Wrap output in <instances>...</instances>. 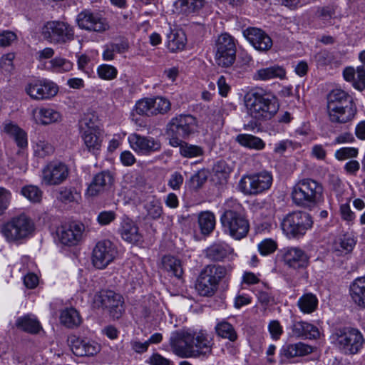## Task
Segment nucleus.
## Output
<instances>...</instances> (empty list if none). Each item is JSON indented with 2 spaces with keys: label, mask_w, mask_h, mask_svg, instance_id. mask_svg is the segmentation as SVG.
Returning a JSON list of instances; mask_svg holds the SVG:
<instances>
[{
  "label": "nucleus",
  "mask_w": 365,
  "mask_h": 365,
  "mask_svg": "<svg viewBox=\"0 0 365 365\" xmlns=\"http://www.w3.org/2000/svg\"><path fill=\"white\" fill-rule=\"evenodd\" d=\"M248 115L257 121L270 120L279 110L277 98L264 90L257 88L245 96Z\"/></svg>",
  "instance_id": "f257e3e1"
},
{
  "label": "nucleus",
  "mask_w": 365,
  "mask_h": 365,
  "mask_svg": "<svg viewBox=\"0 0 365 365\" xmlns=\"http://www.w3.org/2000/svg\"><path fill=\"white\" fill-rule=\"evenodd\" d=\"M356 110L353 98L343 90H332L328 94L327 112L331 123L349 122L354 118Z\"/></svg>",
  "instance_id": "f03ea898"
},
{
  "label": "nucleus",
  "mask_w": 365,
  "mask_h": 365,
  "mask_svg": "<svg viewBox=\"0 0 365 365\" xmlns=\"http://www.w3.org/2000/svg\"><path fill=\"white\" fill-rule=\"evenodd\" d=\"M292 198L296 205L312 210L323 202V187L311 178L300 180L292 188Z\"/></svg>",
  "instance_id": "7ed1b4c3"
},
{
  "label": "nucleus",
  "mask_w": 365,
  "mask_h": 365,
  "mask_svg": "<svg viewBox=\"0 0 365 365\" xmlns=\"http://www.w3.org/2000/svg\"><path fill=\"white\" fill-rule=\"evenodd\" d=\"M331 339L339 351L346 355L359 353L365 343L362 333L358 329L351 327L335 328Z\"/></svg>",
  "instance_id": "20e7f679"
},
{
  "label": "nucleus",
  "mask_w": 365,
  "mask_h": 365,
  "mask_svg": "<svg viewBox=\"0 0 365 365\" xmlns=\"http://www.w3.org/2000/svg\"><path fill=\"white\" fill-rule=\"evenodd\" d=\"M227 273L225 267L208 264L200 272L195 282V289L202 297H212L218 289L219 284Z\"/></svg>",
  "instance_id": "39448f33"
},
{
  "label": "nucleus",
  "mask_w": 365,
  "mask_h": 365,
  "mask_svg": "<svg viewBox=\"0 0 365 365\" xmlns=\"http://www.w3.org/2000/svg\"><path fill=\"white\" fill-rule=\"evenodd\" d=\"M34 231L33 221L24 214L12 217L1 228L2 235L9 242L24 240L31 235Z\"/></svg>",
  "instance_id": "423d86ee"
},
{
  "label": "nucleus",
  "mask_w": 365,
  "mask_h": 365,
  "mask_svg": "<svg viewBox=\"0 0 365 365\" xmlns=\"http://www.w3.org/2000/svg\"><path fill=\"white\" fill-rule=\"evenodd\" d=\"M283 232L289 238H299L312 228V216L305 212L295 211L287 214L281 222Z\"/></svg>",
  "instance_id": "0eeeda50"
},
{
  "label": "nucleus",
  "mask_w": 365,
  "mask_h": 365,
  "mask_svg": "<svg viewBox=\"0 0 365 365\" xmlns=\"http://www.w3.org/2000/svg\"><path fill=\"white\" fill-rule=\"evenodd\" d=\"M220 220L225 232L232 238L240 240L247 235L250 224L241 212L227 210L222 215Z\"/></svg>",
  "instance_id": "6e6552de"
},
{
  "label": "nucleus",
  "mask_w": 365,
  "mask_h": 365,
  "mask_svg": "<svg viewBox=\"0 0 365 365\" xmlns=\"http://www.w3.org/2000/svg\"><path fill=\"white\" fill-rule=\"evenodd\" d=\"M41 35L44 39L53 44H65L74 39L73 27L63 21H50L42 27Z\"/></svg>",
  "instance_id": "1a4fd4ad"
},
{
  "label": "nucleus",
  "mask_w": 365,
  "mask_h": 365,
  "mask_svg": "<svg viewBox=\"0 0 365 365\" xmlns=\"http://www.w3.org/2000/svg\"><path fill=\"white\" fill-rule=\"evenodd\" d=\"M272 175L267 171L243 176L239 182V190L247 195H256L269 189Z\"/></svg>",
  "instance_id": "9d476101"
},
{
  "label": "nucleus",
  "mask_w": 365,
  "mask_h": 365,
  "mask_svg": "<svg viewBox=\"0 0 365 365\" xmlns=\"http://www.w3.org/2000/svg\"><path fill=\"white\" fill-rule=\"evenodd\" d=\"M236 59V45L232 36L225 33L220 35L215 42V61L222 68H229Z\"/></svg>",
  "instance_id": "9b49d317"
},
{
  "label": "nucleus",
  "mask_w": 365,
  "mask_h": 365,
  "mask_svg": "<svg viewBox=\"0 0 365 365\" xmlns=\"http://www.w3.org/2000/svg\"><path fill=\"white\" fill-rule=\"evenodd\" d=\"M197 129V119L192 115H179L173 118L167 125L170 138H187Z\"/></svg>",
  "instance_id": "f8f14e48"
},
{
  "label": "nucleus",
  "mask_w": 365,
  "mask_h": 365,
  "mask_svg": "<svg viewBox=\"0 0 365 365\" xmlns=\"http://www.w3.org/2000/svg\"><path fill=\"white\" fill-rule=\"evenodd\" d=\"M25 91L34 100H48L56 96L58 86L46 78H37L26 86Z\"/></svg>",
  "instance_id": "ddd939ff"
},
{
  "label": "nucleus",
  "mask_w": 365,
  "mask_h": 365,
  "mask_svg": "<svg viewBox=\"0 0 365 365\" xmlns=\"http://www.w3.org/2000/svg\"><path fill=\"white\" fill-rule=\"evenodd\" d=\"M115 245L108 240L98 242L92 252V263L98 269H104L117 257Z\"/></svg>",
  "instance_id": "4468645a"
},
{
  "label": "nucleus",
  "mask_w": 365,
  "mask_h": 365,
  "mask_svg": "<svg viewBox=\"0 0 365 365\" xmlns=\"http://www.w3.org/2000/svg\"><path fill=\"white\" fill-rule=\"evenodd\" d=\"M95 303L107 309L113 319H120L124 312L122 296L110 290L103 291L96 296Z\"/></svg>",
  "instance_id": "2eb2a0df"
},
{
  "label": "nucleus",
  "mask_w": 365,
  "mask_h": 365,
  "mask_svg": "<svg viewBox=\"0 0 365 365\" xmlns=\"http://www.w3.org/2000/svg\"><path fill=\"white\" fill-rule=\"evenodd\" d=\"M192 331L188 330L175 331L170 338V344L173 353L182 358L192 357Z\"/></svg>",
  "instance_id": "dca6fc26"
},
{
  "label": "nucleus",
  "mask_w": 365,
  "mask_h": 365,
  "mask_svg": "<svg viewBox=\"0 0 365 365\" xmlns=\"http://www.w3.org/2000/svg\"><path fill=\"white\" fill-rule=\"evenodd\" d=\"M78 27L89 31L102 33L108 29L109 25L101 14L90 10H83L76 17Z\"/></svg>",
  "instance_id": "f3484780"
},
{
  "label": "nucleus",
  "mask_w": 365,
  "mask_h": 365,
  "mask_svg": "<svg viewBox=\"0 0 365 365\" xmlns=\"http://www.w3.org/2000/svg\"><path fill=\"white\" fill-rule=\"evenodd\" d=\"M68 168L61 162L52 161L42 169L41 180L46 185H58L66 180Z\"/></svg>",
  "instance_id": "a211bd4d"
},
{
  "label": "nucleus",
  "mask_w": 365,
  "mask_h": 365,
  "mask_svg": "<svg viewBox=\"0 0 365 365\" xmlns=\"http://www.w3.org/2000/svg\"><path fill=\"white\" fill-rule=\"evenodd\" d=\"M128 140L131 148L138 154L150 155L159 151L161 148V144L158 140L135 133L130 134Z\"/></svg>",
  "instance_id": "6ab92c4d"
},
{
  "label": "nucleus",
  "mask_w": 365,
  "mask_h": 365,
  "mask_svg": "<svg viewBox=\"0 0 365 365\" xmlns=\"http://www.w3.org/2000/svg\"><path fill=\"white\" fill-rule=\"evenodd\" d=\"M85 226L80 222H72L58 228L56 235L59 242L67 246L77 245L81 240Z\"/></svg>",
  "instance_id": "aec40b11"
},
{
  "label": "nucleus",
  "mask_w": 365,
  "mask_h": 365,
  "mask_svg": "<svg viewBox=\"0 0 365 365\" xmlns=\"http://www.w3.org/2000/svg\"><path fill=\"white\" fill-rule=\"evenodd\" d=\"M282 257L286 266L295 270L306 269L309 262L307 254L297 247L284 248L282 250Z\"/></svg>",
  "instance_id": "412c9836"
},
{
  "label": "nucleus",
  "mask_w": 365,
  "mask_h": 365,
  "mask_svg": "<svg viewBox=\"0 0 365 365\" xmlns=\"http://www.w3.org/2000/svg\"><path fill=\"white\" fill-rule=\"evenodd\" d=\"M68 344L73 353L78 356H93L101 351V346L97 342L75 335L68 337Z\"/></svg>",
  "instance_id": "4be33fe9"
},
{
  "label": "nucleus",
  "mask_w": 365,
  "mask_h": 365,
  "mask_svg": "<svg viewBox=\"0 0 365 365\" xmlns=\"http://www.w3.org/2000/svg\"><path fill=\"white\" fill-rule=\"evenodd\" d=\"M193 337L192 342V358L200 356L207 357L212 354L213 339L205 331H192Z\"/></svg>",
  "instance_id": "5701e85b"
},
{
  "label": "nucleus",
  "mask_w": 365,
  "mask_h": 365,
  "mask_svg": "<svg viewBox=\"0 0 365 365\" xmlns=\"http://www.w3.org/2000/svg\"><path fill=\"white\" fill-rule=\"evenodd\" d=\"M114 181L111 173L103 170L95 175L87 189V195L91 197L98 195L109 189Z\"/></svg>",
  "instance_id": "b1692460"
},
{
  "label": "nucleus",
  "mask_w": 365,
  "mask_h": 365,
  "mask_svg": "<svg viewBox=\"0 0 365 365\" xmlns=\"http://www.w3.org/2000/svg\"><path fill=\"white\" fill-rule=\"evenodd\" d=\"M244 36L259 51H267L272 46V40L262 30L257 28H248L243 31Z\"/></svg>",
  "instance_id": "393cba45"
},
{
  "label": "nucleus",
  "mask_w": 365,
  "mask_h": 365,
  "mask_svg": "<svg viewBox=\"0 0 365 365\" xmlns=\"http://www.w3.org/2000/svg\"><path fill=\"white\" fill-rule=\"evenodd\" d=\"M292 335L297 338L317 339L319 336L318 328L306 322H293L290 327Z\"/></svg>",
  "instance_id": "a878e982"
},
{
  "label": "nucleus",
  "mask_w": 365,
  "mask_h": 365,
  "mask_svg": "<svg viewBox=\"0 0 365 365\" xmlns=\"http://www.w3.org/2000/svg\"><path fill=\"white\" fill-rule=\"evenodd\" d=\"M121 237L126 242L136 245L143 241V235L138 225L129 219L124 220L119 229Z\"/></svg>",
  "instance_id": "bb28decb"
},
{
  "label": "nucleus",
  "mask_w": 365,
  "mask_h": 365,
  "mask_svg": "<svg viewBox=\"0 0 365 365\" xmlns=\"http://www.w3.org/2000/svg\"><path fill=\"white\" fill-rule=\"evenodd\" d=\"M313 348L302 342L284 345L279 352L282 361L297 356H303L312 353Z\"/></svg>",
  "instance_id": "cd10ccee"
},
{
  "label": "nucleus",
  "mask_w": 365,
  "mask_h": 365,
  "mask_svg": "<svg viewBox=\"0 0 365 365\" xmlns=\"http://www.w3.org/2000/svg\"><path fill=\"white\" fill-rule=\"evenodd\" d=\"M169 142L171 146L179 147L180 153L183 158H192L204 155V149L201 146L188 143L182 139L170 138Z\"/></svg>",
  "instance_id": "c85d7f7f"
},
{
  "label": "nucleus",
  "mask_w": 365,
  "mask_h": 365,
  "mask_svg": "<svg viewBox=\"0 0 365 365\" xmlns=\"http://www.w3.org/2000/svg\"><path fill=\"white\" fill-rule=\"evenodd\" d=\"M349 293L354 303L365 309V277H358L351 282Z\"/></svg>",
  "instance_id": "c756f323"
},
{
  "label": "nucleus",
  "mask_w": 365,
  "mask_h": 365,
  "mask_svg": "<svg viewBox=\"0 0 365 365\" xmlns=\"http://www.w3.org/2000/svg\"><path fill=\"white\" fill-rule=\"evenodd\" d=\"M233 252L225 242L213 243L205 250V257L211 261H222Z\"/></svg>",
  "instance_id": "7c9ffc66"
},
{
  "label": "nucleus",
  "mask_w": 365,
  "mask_h": 365,
  "mask_svg": "<svg viewBox=\"0 0 365 365\" xmlns=\"http://www.w3.org/2000/svg\"><path fill=\"white\" fill-rule=\"evenodd\" d=\"M15 325L19 329L31 334H36L42 329L39 321L31 314L17 318Z\"/></svg>",
  "instance_id": "2f4dec72"
},
{
  "label": "nucleus",
  "mask_w": 365,
  "mask_h": 365,
  "mask_svg": "<svg viewBox=\"0 0 365 365\" xmlns=\"http://www.w3.org/2000/svg\"><path fill=\"white\" fill-rule=\"evenodd\" d=\"M33 113L34 118L43 125L56 123L61 120L60 113L53 108H41L38 110H34Z\"/></svg>",
  "instance_id": "473e14b6"
},
{
  "label": "nucleus",
  "mask_w": 365,
  "mask_h": 365,
  "mask_svg": "<svg viewBox=\"0 0 365 365\" xmlns=\"http://www.w3.org/2000/svg\"><path fill=\"white\" fill-rule=\"evenodd\" d=\"M81 134L88 150L93 154H96L100 150L102 144L101 130L96 132H82Z\"/></svg>",
  "instance_id": "72a5a7b5"
},
{
  "label": "nucleus",
  "mask_w": 365,
  "mask_h": 365,
  "mask_svg": "<svg viewBox=\"0 0 365 365\" xmlns=\"http://www.w3.org/2000/svg\"><path fill=\"white\" fill-rule=\"evenodd\" d=\"M4 130L15 140L17 145L20 148H25L28 145L26 133L17 125L12 123H6Z\"/></svg>",
  "instance_id": "f704fd0d"
},
{
  "label": "nucleus",
  "mask_w": 365,
  "mask_h": 365,
  "mask_svg": "<svg viewBox=\"0 0 365 365\" xmlns=\"http://www.w3.org/2000/svg\"><path fill=\"white\" fill-rule=\"evenodd\" d=\"M285 73V71L282 67L274 66L257 70L254 75V79L268 81L275 78H282L284 77Z\"/></svg>",
  "instance_id": "c9c22d12"
},
{
  "label": "nucleus",
  "mask_w": 365,
  "mask_h": 365,
  "mask_svg": "<svg viewBox=\"0 0 365 365\" xmlns=\"http://www.w3.org/2000/svg\"><path fill=\"white\" fill-rule=\"evenodd\" d=\"M162 264L163 269L177 278H180L183 274L182 264L180 259L175 257L168 255L163 257Z\"/></svg>",
  "instance_id": "e433bc0d"
},
{
  "label": "nucleus",
  "mask_w": 365,
  "mask_h": 365,
  "mask_svg": "<svg viewBox=\"0 0 365 365\" xmlns=\"http://www.w3.org/2000/svg\"><path fill=\"white\" fill-rule=\"evenodd\" d=\"M61 324L68 328H75L81 323V317L78 312L74 308L63 310L60 316Z\"/></svg>",
  "instance_id": "4c0bfd02"
},
{
  "label": "nucleus",
  "mask_w": 365,
  "mask_h": 365,
  "mask_svg": "<svg viewBox=\"0 0 365 365\" xmlns=\"http://www.w3.org/2000/svg\"><path fill=\"white\" fill-rule=\"evenodd\" d=\"M167 37V46L171 52H176L185 48L187 39L182 31H171Z\"/></svg>",
  "instance_id": "58836bf2"
},
{
  "label": "nucleus",
  "mask_w": 365,
  "mask_h": 365,
  "mask_svg": "<svg viewBox=\"0 0 365 365\" xmlns=\"http://www.w3.org/2000/svg\"><path fill=\"white\" fill-rule=\"evenodd\" d=\"M34 153L36 157L44 158L51 155L54 152L53 146L43 137H38L34 142Z\"/></svg>",
  "instance_id": "ea45409f"
},
{
  "label": "nucleus",
  "mask_w": 365,
  "mask_h": 365,
  "mask_svg": "<svg viewBox=\"0 0 365 365\" xmlns=\"http://www.w3.org/2000/svg\"><path fill=\"white\" fill-rule=\"evenodd\" d=\"M297 305L301 312L304 314H310L317 309L318 299L317 297L312 293L304 294L299 299Z\"/></svg>",
  "instance_id": "a19ab883"
},
{
  "label": "nucleus",
  "mask_w": 365,
  "mask_h": 365,
  "mask_svg": "<svg viewBox=\"0 0 365 365\" xmlns=\"http://www.w3.org/2000/svg\"><path fill=\"white\" fill-rule=\"evenodd\" d=\"M97 117L92 113L84 114L79 120L80 133L96 132L100 130Z\"/></svg>",
  "instance_id": "79ce46f5"
},
{
  "label": "nucleus",
  "mask_w": 365,
  "mask_h": 365,
  "mask_svg": "<svg viewBox=\"0 0 365 365\" xmlns=\"http://www.w3.org/2000/svg\"><path fill=\"white\" fill-rule=\"evenodd\" d=\"M215 331L221 338L230 341H235L237 339V334L233 326L226 321H222L215 326Z\"/></svg>",
  "instance_id": "37998d69"
},
{
  "label": "nucleus",
  "mask_w": 365,
  "mask_h": 365,
  "mask_svg": "<svg viewBox=\"0 0 365 365\" xmlns=\"http://www.w3.org/2000/svg\"><path fill=\"white\" fill-rule=\"evenodd\" d=\"M198 223L202 234L209 235L215 226V215L210 212H201L198 217Z\"/></svg>",
  "instance_id": "c03bdc74"
},
{
  "label": "nucleus",
  "mask_w": 365,
  "mask_h": 365,
  "mask_svg": "<svg viewBox=\"0 0 365 365\" xmlns=\"http://www.w3.org/2000/svg\"><path fill=\"white\" fill-rule=\"evenodd\" d=\"M236 140L240 145L252 149L262 150L265 145L261 138L249 134H240L237 136Z\"/></svg>",
  "instance_id": "a18cd8bd"
},
{
  "label": "nucleus",
  "mask_w": 365,
  "mask_h": 365,
  "mask_svg": "<svg viewBox=\"0 0 365 365\" xmlns=\"http://www.w3.org/2000/svg\"><path fill=\"white\" fill-rule=\"evenodd\" d=\"M73 68V63L70 61L61 58L56 57L48 61V66L47 68L55 72H68Z\"/></svg>",
  "instance_id": "49530a36"
},
{
  "label": "nucleus",
  "mask_w": 365,
  "mask_h": 365,
  "mask_svg": "<svg viewBox=\"0 0 365 365\" xmlns=\"http://www.w3.org/2000/svg\"><path fill=\"white\" fill-rule=\"evenodd\" d=\"M144 208L147 212V215L153 220L160 217L163 214V207L160 200L152 197L144 205Z\"/></svg>",
  "instance_id": "de8ad7c7"
},
{
  "label": "nucleus",
  "mask_w": 365,
  "mask_h": 365,
  "mask_svg": "<svg viewBox=\"0 0 365 365\" xmlns=\"http://www.w3.org/2000/svg\"><path fill=\"white\" fill-rule=\"evenodd\" d=\"M152 109L153 115L158 114H164L170 110V101L163 97L158 96L155 98H151Z\"/></svg>",
  "instance_id": "09e8293b"
},
{
  "label": "nucleus",
  "mask_w": 365,
  "mask_h": 365,
  "mask_svg": "<svg viewBox=\"0 0 365 365\" xmlns=\"http://www.w3.org/2000/svg\"><path fill=\"white\" fill-rule=\"evenodd\" d=\"M21 193L33 202H39L42 197V191L36 186L26 185L22 187Z\"/></svg>",
  "instance_id": "8fccbe9b"
},
{
  "label": "nucleus",
  "mask_w": 365,
  "mask_h": 365,
  "mask_svg": "<svg viewBox=\"0 0 365 365\" xmlns=\"http://www.w3.org/2000/svg\"><path fill=\"white\" fill-rule=\"evenodd\" d=\"M57 199L63 203H70L78 200L79 194L72 188L61 187L58 192Z\"/></svg>",
  "instance_id": "3c124183"
},
{
  "label": "nucleus",
  "mask_w": 365,
  "mask_h": 365,
  "mask_svg": "<svg viewBox=\"0 0 365 365\" xmlns=\"http://www.w3.org/2000/svg\"><path fill=\"white\" fill-rule=\"evenodd\" d=\"M230 172V168L223 160L218 161L213 167L214 175L218 178L220 182L227 180Z\"/></svg>",
  "instance_id": "603ef678"
},
{
  "label": "nucleus",
  "mask_w": 365,
  "mask_h": 365,
  "mask_svg": "<svg viewBox=\"0 0 365 365\" xmlns=\"http://www.w3.org/2000/svg\"><path fill=\"white\" fill-rule=\"evenodd\" d=\"M182 9L186 13H192L200 10L205 0H179Z\"/></svg>",
  "instance_id": "864d4df0"
},
{
  "label": "nucleus",
  "mask_w": 365,
  "mask_h": 365,
  "mask_svg": "<svg viewBox=\"0 0 365 365\" xmlns=\"http://www.w3.org/2000/svg\"><path fill=\"white\" fill-rule=\"evenodd\" d=\"M336 6L334 5H328L317 9L316 16L324 21H330L336 14Z\"/></svg>",
  "instance_id": "5fc2aeb1"
},
{
  "label": "nucleus",
  "mask_w": 365,
  "mask_h": 365,
  "mask_svg": "<svg viewBox=\"0 0 365 365\" xmlns=\"http://www.w3.org/2000/svg\"><path fill=\"white\" fill-rule=\"evenodd\" d=\"M98 74L99 77L105 80H112L117 76V69L110 65L103 64L98 68Z\"/></svg>",
  "instance_id": "6e6d98bb"
},
{
  "label": "nucleus",
  "mask_w": 365,
  "mask_h": 365,
  "mask_svg": "<svg viewBox=\"0 0 365 365\" xmlns=\"http://www.w3.org/2000/svg\"><path fill=\"white\" fill-rule=\"evenodd\" d=\"M151 98H145L138 101L135 104L136 113L139 115H145L148 116L153 115Z\"/></svg>",
  "instance_id": "4d7b16f0"
},
{
  "label": "nucleus",
  "mask_w": 365,
  "mask_h": 365,
  "mask_svg": "<svg viewBox=\"0 0 365 365\" xmlns=\"http://www.w3.org/2000/svg\"><path fill=\"white\" fill-rule=\"evenodd\" d=\"M358 153V149L356 148L345 147L337 150L334 155L338 160H345L349 158H356Z\"/></svg>",
  "instance_id": "13d9d810"
},
{
  "label": "nucleus",
  "mask_w": 365,
  "mask_h": 365,
  "mask_svg": "<svg viewBox=\"0 0 365 365\" xmlns=\"http://www.w3.org/2000/svg\"><path fill=\"white\" fill-rule=\"evenodd\" d=\"M314 60L318 66H324L332 63L334 56L327 50H322L314 55Z\"/></svg>",
  "instance_id": "bf43d9fd"
},
{
  "label": "nucleus",
  "mask_w": 365,
  "mask_h": 365,
  "mask_svg": "<svg viewBox=\"0 0 365 365\" xmlns=\"http://www.w3.org/2000/svg\"><path fill=\"white\" fill-rule=\"evenodd\" d=\"M277 247V245L276 242L272 239H265L258 245L259 251L262 255L273 253Z\"/></svg>",
  "instance_id": "052dcab7"
},
{
  "label": "nucleus",
  "mask_w": 365,
  "mask_h": 365,
  "mask_svg": "<svg viewBox=\"0 0 365 365\" xmlns=\"http://www.w3.org/2000/svg\"><path fill=\"white\" fill-rule=\"evenodd\" d=\"M15 55L13 53H9L4 55L0 60V68L3 72L10 73L14 70L13 61Z\"/></svg>",
  "instance_id": "680f3d73"
},
{
  "label": "nucleus",
  "mask_w": 365,
  "mask_h": 365,
  "mask_svg": "<svg viewBox=\"0 0 365 365\" xmlns=\"http://www.w3.org/2000/svg\"><path fill=\"white\" fill-rule=\"evenodd\" d=\"M356 74L354 87L359 91H364L365 89V66H358Z\"/></svg>",
  "instance_id": "e2e57ef3"
},
{
  "label": "nucleus",
  "mask_w": 365,
  "mask_h": 365,
  "mask_svg": "<svg viewBox=\"0 0 365 365\" xmlns=\"http://www.w3.org/2000/svg\"><path fill=\"white\" fill-rule=\"evenodd\" d=\"M11 199V194L9 190L4 187H0V215L8 208Z\"/></svg>",
  "instance_id": "0e129e2a"
},
{
  "label": "nucleus",
  "mask_w": 365,
  "mask_h": 365,
  "mask_svg": "<svg viewBox=\"0 0 365 365\" xmlns=\"http://www.w3.org/2000/svg\"><path fill=\"white\" fill-rule=\"evenodd\" d=\"M268 330L273 339L277 340L283 333L282 327L277 320L271 321L268 325Z\"/></svg>",
  "instance_id": "69168bd1"
},
{
  "label": "nucleus",
  "mask_w": 365,
  "mask_h": 365,
  "mask_svg": "<svg viewBox=\"0 0 365 365\" xmlns=\"http://www.w3.org/2000/svg\"><path fill=\"white\" fill-rule=\"evenodd\" d=\"M207 180V175L204 170H200L190 178V182L195 188H199Z\"/></svg>",
  "instance_id": "338daca9"
},
{
  "label": "nucleus",
  "mask_w": 365,
  "mask_h": 365,
  "mask_svg": "<svg viewBox=\"0 0 365 365\" xmlns=\"http://www.w3.org/2000/svg\"><path fill=\"white\" fill-rule=\"evenodd\" d=\"M183 177L178 173L175 172L171 175L170 178L168 181V185L175 190H179L182 185Z\"/></svg>",
  "instance_id": "774afa93"
}]
</instances>
